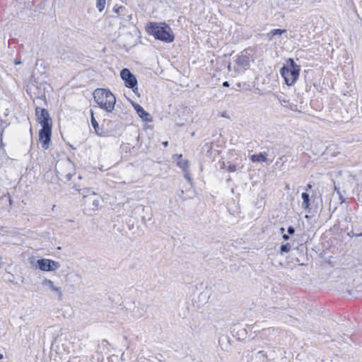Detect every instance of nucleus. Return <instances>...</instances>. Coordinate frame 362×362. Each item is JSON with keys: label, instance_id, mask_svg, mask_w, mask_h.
Wrapping results in <instances>:
<instances>
[{"label": "nucleus", "instance_id": "17", "mask_svg": "<svg viewBox=\"0 0 362 362\" xmlns=\"http://www.w3.org/2000/svg\"><path fill=\"white\" fill-rule=\"evenodd\" d=\"M106 4V0H96V7L100 12H102Z\"/></svg>", "mask_w": 362, "mask_h": 362}, {"label": "nucleus", "instance_id": "24", "mask_svg": "<svg viewBox=\"0 0 362 362\" xmlns=\"http://www.w3.org/2000/svg\"><path fill=\"white\" fill-rule=\"evenodd\" d=\"M66 180H70L72 177V173L71 172H69L64 175Z\"/></svg>", "mask_w": 362, "mask_h": 362}, {"label": "nucleus", "instance_id": "32", "mask_svg": "<svg viewBox=\"0 0 362 362\" xmlns=\"http://www.w3.org/2000/svg\"><path fill=\"white\" fill-rule=\"evenodd\" d=\"M1 139H2V132H1V131L0 130V140H1Z\"/></svg>", "mask_w": 362, "mask_h": 362}, {"label": "nucleus", "instance_id": "22", "mask_svg": "<svg viewBox=\"0 0 362 362\" xmlns=\"http://www.w3.org/2000/svg\"><path fill=\"white\" fill-rule=\"evenodd\" d=\"M64 166L67 168H73V163H71V160L69 158H67L64 162Z\"/></svg>", "mask_w": 362, "mask_h": 362}, {"label": "nucleus", "instance_id": "13", "mask_svg": "<svg viewBox=\"0 0 362 362\" xmlns=\"http://www.w3.org/2000/svg\"><path fill=\"white\" fill-rule=\"evenodd\" d=\"M250 160L254 163H255V162H267V161L266 154L262 153H259V154L252 155L250 157Z\"/></svg>", "mask_w": 362, "mask_h": 362}, {"label": "nucleus", "instance_id": "19", "mask_svg": "<svg viewBox=\"0 0 362 362\" xmlns=\"http://www.w3.org/2000/svg\"><path fill=\"white\" fill-rule=\"evenodd\" d=\"M91 123H92V126L95 129V132L97 134H98V124L97 121L95 120V119L93 116V112L92 111H91Z\"/></svg>", "mask_w": 362, "mask_h": 362}, {"label": "nucleus", "instance_id": "10", "mask_svg": "<svg viewBox=\"0 0 362 362\" xmlns=\"http://www.w3.org/2000/svg\"><path fill=\"white\" fill-rule=\"evenodd\" d=\"M35 113L37 116V120L42 125V127H46V125H52V124L49 123V112L46 109H42L37 107L35 109Z\"/></svg>", "mask_w": 362, "mask_h": 362}, {"label": "nucleus", "instance_id": "30", "mask_svg": "<svg viewBox=\"0 0 362 362\" xmlns=\"http://www.w3.org/2000/svg\"><path fill=\"white\" fill-rule=\"evenodd\" d=\"M163 144L164 146H167L168 143V141H165V142L163 143Z\"/></svg>", "mask_w": 362, "mask_h": 362}, {"label": "nucleus", "instance_id": "11", "mask_svg": "<svg viewBox=\"0 0 362 362\" xmlns=\"http://www.w3.org/2000/svg\"><path fill=\"white\" fill-rule=\"evenodd\" d=\"M133 106L136 113L142 119V120L146 122H150L151 120L150 118V115L146 112L140 105L134 103Z\"/></svg>", "mask_w": 362, "mask_h": 362}, {"label": "nucleus", "instance_id": "28", "mask_svg": "<svg viewBox=\"0 0 362 362\" xmlns=\"http://www.w3.org/2000/svg\"><path fill=\"white\" fill-rule=\"evenodd\" d=\"M223 86L224 87H228L229 86V83L228 81H225L223 83Z\"/></svg>", "mask_w": 362, "mask_h": 362}, {"label": "nucleus", "instance_id": "1", "mask_svg": "<svg viewBox=\"0 0 362 362\" xmlns=\"http://www.w3.org/2000/svg\"><path fill=\"white\" fill-rule=\"evenodd\" d=\"M146 30L155 38L165 42H171L174 40L171 28L165 23H149L146 26Z\"/></svg>", "mask_w": 362, "mask_h": 362}, {"label": "nucleus", "instance_id": "3", "mask_svg": "<svg viewBox=\"0 0 362 362\" xmlns=\"http://www.w3.org/2000/svg\"><path fill=\"white\" fill-rule=\"evenodd\" d=\"M299 73L300 66L295 64L291 58L286 61V65L284 66L280 70V74L284 78L286 84L289 86H293L296 83Z\"/></svg>", "mask_w": 362, "mask_h": 362}, {"label": "nucleus", "instance_id": "16", "mask_svg": "<svg viewBox=\"0 0 362 362\" xmlns=\"http://www.w3.org/2000/svg\"><path fill=\"white\" fill-rule=\"evenodd\" d=\"M301 197H302V199H303L302 207L304 209H308V207L310 206V203H309L310 202V197H309V194L308 193L303 192L301 194Z\"/></svg>", "mask_w": 362, "mask_h": 362}, {"label": "nucleus", "instance_id": "5", "mask_svg": "<svg viewBox=\"0 0 362 362\" xmlns=\"http://www.w3.org/2000/svg\"><path fill=\"white\" fill-rule=\"evenodd\" d=\"M120 76L126 87L132 88L134 93L138 90L137 80L128 69H123L120 71Z\"/></svg>", "mask_w": 362, "mask_h": 362}, {"label": "nucleus", "instance_id": "14", "mask_svg": "<svg viewBox=\"0 0 362 362\" xmlns=\"http://www.w3.org/2000/svg\"><path fill=\"white\" fill-rule=\"evenodd\" d=\"M78 191L79 194L83 197V201L88 199V196H90L92 194H96L89 188L78 189Z\"/></svg>", "mask_w": 362, "mask_h": 362}, {"label": "nucleus", "instance_id": "31", "mask_svg": "<svg viewBox=\"0 0 362 362\" xmlns=\"http://www.w3.org/2000/svg\"><path fill=\"white\" fill-rule=\"evenodd\" d=\"M280 231H281V233H284V228H280Z\"/></svg>", "mask_w": 362, "mask_h": 362}, {"label": "nucleus", "instance_id": "36", "mask_svg": "<svg viewBox=\"0 0 362 362\" xmlns=\"http://www.w3.org/2000/svg\"><path fill=\"white\" fill-rule=\"evenodd\" d=\"M263 352L262 351L258 352V354H262Z\"/></svg>", "mask_w": 362, "mask_h": 362}, {"label": "nucleus", "instance_id": "8", "mask_svg": "<svg viewBox=\"0 0 362 362\" xmlns=\"http://www.w3.org/2000/svg\"><path fill=\"white\" fill-rule=\"evenodd\" d=\"M52 134V125H46L42 127L40 131L39 136L40 141L42 143V148L47 149L50 143V138Z\"/></svg>", "mask_w": 362, "mask_h": 362}, {"label": "nucleus", "instance_id": "23", "mask_svg": "<svg viewBox=\"0 0 362 362\" xmlns=\"http://www.w3.org/2000/svg\"><path fill=\"white\" fill-rule=\"evenodd\" d=\"M228 170L230 172H235L236 170V166L235 165H230L228 166Z\"/></svg>", "mask_w": 362, "mask_h": 362}, {"label": "nucleus", "instance_id": "33", "mask_svg": "<svg viewBox=\"0 0 362 362\" xmlns=\"http://www.w3.org/2000/svg\"><path fill=\"white\" fill-rule=\"evenodd\" d=\"M307 187H308V189H311L312 186H311V185L308 184V186H307Z\"/></svg>", "mask_w": 362, "mask_h": 362}, {"label": "nucleus", "instance_id": "12", "mask_svg": "<svg viewBox=\"0 0 362 362\" xmlns=\"http://www.w3.org/2000/svg\"><path fill=\"white\" fill-rule=\"evenodd\" d=\"M174 158H177V165L182 168L184 171H186L189 167V161L187 159L182 158V155H175Z\"/></svg>", "mask_w": 362, "mask_h": 362}, {"label": "nucleus", "instance_id": "9", "mask_svg": "<svg viewBox=\"0 0 362 362\" xmlns=\"http://www.w3.org/2000/svg\"><path fill=\"white\" fill-rule=\"evenodd\" d=\"M42 286L47 290L52 291L55 298L59 300L62 298V290L61 287L56 286L52 281L48 279H44L42 281Z\"/></svg>", "mask_w": 362, "mask_h": 362}, {"label": "nucleus", "instance_id": "15", "mask_svg": "<svg viewBox=\"0 0 362 362\" xmlns=\"http://www.w3.org/2000/svg\"><path fill=\"white\" fill-rule=\"evenodd\" d=\"M286 32L284 29H274L267 34L269 40H272L275 35H281Z\"/></svg>", "mask_w": 362, "mask_h": 362}, {"label": "nucleus", "instance_id": "27", "mask_svg": "<svg viewBox=\"0 0 362 362\" xmlns=\"http://www.w3.org/2000/svg\"><path fill=\"white\" fill-rule=\"evenodd\" d=\"M283 239L284 240H288L289 239V237L288 235L284 234V235H283Z\"/></svg>", "mask_w": 362, "mask_h": 362}, {"label": "nucleus", "instance_id": "18", "mask_svg": "<svg viewBox=\"0 0 362 362\" xmlns=\"http://www.w3.org/2000/svg\"><path fill=\"white\" fill-rule=\"evenodd\" d=\"M81 279V275L78 274H74L72 275H66V282L75 281L76 279Z\"/></svg>", "mask_w": 362, "mask_h": 362}, {"label": "nucleus", "instance_id": "2", "mask_svg": "<svg viewBox=\"0 0 362 362\" xmlns=\"http://www.w3.org/2000/svg\"><path fill=\"white\" fill-rule=\"evenodd\" d=\"M93 98L98 106L108 112H112L116 103L115 96L107 89L97 88L94 90Z\"/></svg>", "mask_w": 362, "mask_h": 362}, {"label": "nucleus", "instance_id": "20", "mask_svg": "<svg viewBox=\"0 0 362 362\" xmlns=\"http://www.w3.org/2000/svg\"><path fill=\"white\" fill-rule=\"evenodd\" d=\"M291 245L289 243H287L286 245H283L281 246L280 250L282 253H287L291 250Z\"/></svg>", "mask_w": 362, "mask_h": 362}, {"label": "nucleus", "instance_id": "26", "mask_svg": "<svg viewBox=\"0 0 362 362\" xmlns=\"http://www.w3.org/2000/svg\"><path fill=\"white\" fill-rule=\"evenodd\" d=\"M14 64H16V65H19V64H22V62L20 61V60H18V59H14Z\"/></svg>", "mask_w": 362, "mask_h": 362}, {"label": "nucleus", "instance_id": "7", "mask_svg": "<svg viewBox=\"0 0 362 362\" xmlns=\"http://www.w3.org/2000/svg\"><path fill=\"white\" fill-rule=\"evenodd\" d=\"M253 55L254 51L252 49L243 51L236 59L237 64L243 67L248 66L253 62Z\"/></svg>", "mask_w": 362, "mask_h": 362}, {"label": "nucleus", "instance_id": "25", "mask_svg": "<svg viewBox=\"0 0 362 362\" xmlns=\"http://www.w3.org/2000/svg\"><path fill=\"white\" fill-rule=\"evenodd\" d=\"M294 232H295V230H294V228H293V227H291V226L288 227V233L289 234L292 235V234H293V233H294Z\"/></svg>", "mask_w": 362, "mask_h": 362}, {"label": "nucleus", "instance_id": "29", "mask_svg": "<svg viewBox=\"0 0 362 362\" xmlns=\"http://www.w3.org/2000/svg\"><path fill=\"white\" fill-rule=\"evenodd\" d=\"M185 177H186V179H187L189 181H190V180H191V178L189 177V176L187 174H186V175H185Z\"/></svg>", "mask_w": 362, "mask_h": 362}, {"label": "nucleus", "instance_id": "34", "mask_svg": "<svg viewBox=\"0 0 362 362\" xmlns=\"http://www.w3.org/2000/svg\"><path fill=\"white\" fill-rule=\"evenodd\" d=\"M59 174L61 176H64V173L62 171L61 173H59Z\"/></svg>", "mask_w": 362, "mask_h": 362}, {"label": "nucleus", "instance_id": "35", "mask_svg": "<svg viewBox=\"0 0 362 362\" xmlns=\"http://www.w3.org/2000/svg\"><path fill=\"white\" fill-rule=\"evenodd\" d=\"M4 358L2 354H0V360H1Z\"/></svg>", "mask_w": 362, "mask_h": 362}, {"label": "nucleus", "instance_id": "21", "mask_svg": "<svg viewBox=\"0 0 362 362\" xmlns=\"http://www.w3.org/2000/svg\"><path fill=\"white\" fill-rule=\"evenodd\" d=\"M334 190L337 194V195L339 197V199L340 201V204L344 203V197H343L342 194L339 191V189L335 186Z\"/></svg>", "mask_w": 362, "mask_h": 362}, {"label": "nucleus", "instance_id": "6", "mask_svg": "<svg viewBox=\"0 0 362 362\" xmlns=\"http://www.w3.org/2000/svg\"><path fill=\"white\" fill-rule=\"evenodd\" d=\"M37 265L40 270L45 272L55 271L60 267V264L58 262L49 259H38Z\"/></svg>", "mask_w": 362, "mask_h": 362}, {"label": "nucleus", "instance_id": "4", "mask_svg": "<svg viewBox=\"0 0 362 362\" xmlns=\"http://www.w3.org/2000/svg\"><path fill=\"white\" fill-rule=\"evenodd\" d=\"M101 197L98 194H92L88 199L83 201V210L86 214L90 215L93 212L98 210Z\"/></svg>", "mask_w": 362, "mask_h": 362}]
</instances>
